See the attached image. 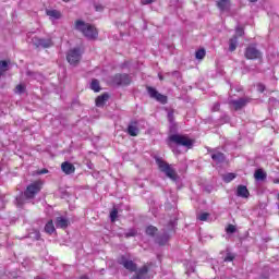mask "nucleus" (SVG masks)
Here are the masks:
<instances>
[{"mask_svg": "<svg viewBox=\"0 0 279 279\" xmlns=\"http://www.w3.org/2000/svg\"><path fill=\"white\" fill-rule=\"evenodd\" d=\"M41 189H43L41 181H35L31 183L26 187L24 194H22L20 197H16L17 206H22L23 204H25V199H34V197H36V195L40 193Z\"/></svg>", "mask_w": 279, "mask_h": 279, "instance_id": "obj_1", "label": "nucleus"}, {"mask_svg": "<svg viewBox=\"0 0 279 279\" xmlns=\"http://www.w3.org/2000/svg\"><path fill=\"white\" fill-rule=\"evenodd\" d=\"M75 29L78 32H82L84 36H97L99 32H97V28L95 25L88 24L82 20H76L74 24Z\"/></svg>", "mask_w": 279, "mask_h": 279, "instance_id": "obj_2", "label": "nucleus"}, {"mask_svg": "<svg viewBox=\"0 0 279 279\" xmlns=\"http://www.w3.org/2000/svg\"><path fill=\"white\" fill-rule=\"evenodd\" d=\"M156 162H157L158 168L161 171V173H165L167 175V178H169L173 182H175V180H178V172H175V169H173V167H171V165H169L167 161H165L160 158H157Z\"/></svg>", "mask_w": 279, "mask_h": 279, "instance_id": "obj_3", "label": "nucleus"}, {"mask_svg": "<svg viewBox=\"0 0 279 279\" xmlns=\"http://www.w3.org/2000/svg\"><path fill=\"white\" fill-rule=\"evenodd\" d=\"M169 141L175 145H181L182 147H187L191 149L193 147V140L189 138L186 135L173 134L169 136Z\"/></svg>", "mask_w": 279, "mask_h": 279, "instance_id": "obj_4", "label": "nucleus"}, {"mask_svg": "<svg viewBox=\"0 0 279 279\" xmlns=\"http://www.w3.org/2000/svg\"><path fill=\"white\" fill-rule=\"evenodd\" d=\"M82 53H84V50L82 48H73L69 50L66 54V60L69 64L77 66V64H80V60H82Z\"/></svg>", "mask_w": 279, "mask_h": 279, "instance_id": "obj_5", "label": "nucleus"}, {"mask_svg": "<svg viewBox=\"0 0 279 279\" xmlns=\"http://www.w3.org/2000/svg\"><path fill=\"white\" fill-rule=\"evenodd\" d=\"M173 228H175V220H170L168 223V228L163 230V234L157 238L158 245H167L170 232H173Z\"/></svg>", "mask_w": 279, "mask_h": 279, "instance_id": "obj_6", "label": "nucleus"}, {"mask_svg": "<svg viewBox=\"0 0 279 279\" xmlns=\"http://www.w3.org/2000/svg\"><path fill=\"white\" fill-rule=\"evenodd\" d=\"M111 82L116 86H130L132 78H130V75L128 74H116Z\"/></svg>", "mask_w": 279, "mask_h": 279, "instance_id": "obj_7", "label": "nucleus"}, {"mask_svg": "<svg viewBox=\"0 0 279 279\" xmlns=\"http://www.w3.org/2000/svg\"><path fill=\"white\" fill-rule=\"evenodd\" d=\"M31 43L35 47H43L44 49H47L48 47H51L53 43L51 41V37H33Z\"/></svg>", "mask_w": 279, "mask_h": 279, "instance_id": "obj_8", "label": "nucleus"}, {"mask_svg": "<svg viewBox=\"0 0 279 279\" xmlns=\"http://www.w3.org/2000/svg\"><path fill=\"white\" fill-rule=\"evenodd\" d=\"M244 56L246 60H260V58H263V52L254 46H248L245 49Z\"/></svg>", "mask_w": 279, "mask_h": 279, "instance_id": "obj_9", "label": "nucleus"}, {"mask_svg": "<svg viewBox=\"0 0 279 279\" xmlns=\"http://www.w3.org/2000/svg\"><path fill=\"white\" fill-rule=\"evenodd\" d=\"M147 93L151 99H156V101H159L160 104H167V96L158 93L156 88L147 87Z\"/></svg>", "mask_w": 279, "mask_h": 279, "instance_id": "obj_10", "label": "nucleus"}, {"mask_svg": "<svg viewBox=\"0 0 279 279\" xmlns=\"http://www.w3.org/2000/svg\"><path fill=\"white\" fill-rule=\"evenodd\" d=\"M119 264L124 267V269H128V271L134 272L137 269V266L135 263L132 262V259H128L125 257H121L119 259Z\"/></svg>", "mask_w": 279, "mask_h": 279, "instance_id": "obj_11", "label": "nucleus"}, {"mask_svg": "<svg viewBox=\"0 0 279 279\" xmlns=\"http://www.w3.org/2000/svg\"><path fill=\"white\" fill-rule=\"evenodd\" d=\"M229 104L234 108V110H241V108H245V106L250 104V98H240L238 100H231Z\"/></svg>", "mask_w": 279, "mask_h": 279, "instance_id": "obj_12", "label": "nucleus"}, {"mask_svg": "<svg viewBox=\"0 0 279 279\" xmlns=\"http://www.w3.org/2000/svg\"><path fill=\"white\" fill-rule=\"evenodd\" d=\"M235 195L236 197H242L243 199H247L250 197V190H247V186L245 185H238Z\"/></svg>", "mask_w": 279, "mask_h": 279, "instance_id": "obj_13", "label": "nucleus"}, {"mask_svg": "<svg viewBox=\"0 0 279 279\" xmlns=\"http://www.w3.org/2000/svg\"><path fill=\"white\" fill-rule=\"evenodd\" d=\"M61 169L63 171V173H65L66 175H71V173H75V166H73V163L65 161L61 165Z\"/></svg>", "mask_w": 279, "mask_h": 279, "instance_id": "obj_14", "label": "nucleus"}, {"mask_svg": "<svg viewBox=\"0 0 279 279\" xmlns=\"http://www.w3.org/2000/svg\"><path fill=\"white\" fill-rule=\"evenodd\" d=\"M56 227L61 228L62 230H64L65 228H69V219L64 217H57Z\"/></svg>", "mask_w": 279, "mask_h": 279, "instance_id": "obj_15", "label": "nucleus"}, {"mask_svg": "<svg viewBox=\"0 0 279 279\" xmlns=\"http://www.w3.org/2000/svg\"><path fill=\"white\" fill-rule=\"evenodd\" d=\"M47 16H49V19H52L53 21H58L60 19H62V13L58 10H47L46 11Z\"/></svg>", "mask_w": 279, "mask_h": 279, "instance_id": "obj_16", "label": "nucleus"}, {"mask_svg": "<svg viewBox=\"0 0 279 279\" xmlns=\"http://www.w3.org/2000/svg\"><path fill=\"white\" fill-rule=\"evenodd\" d=\"M217 8H219L221 12L230 10V0H217Z\"/></svg>", "mask_w": 279, "mask_h": 279, "instance_id": "obj_17", "label": "nucleus"}, {"mask_svg": "<svg viewBox=\"0 0 279 279\" xmlns=\"http://www.w3.org/2000/svg\"><path fill=\"white\" fill-rule=\"evenodd\" d=\"M211 159L214 160V162H217V165H221V162L226 160V156L222 153H214L211 155Z\"/></svg>", "mask_w": 279, "mask_h": 279, "instance_id": "obj_18", "label": "nucleus"}, {"mask_svg": "<svg viewBox=\"0 0 279 279\" xmlns=\"http://www.w3.org/2000/svg\"><path fill=\"white\" fill-rule=\"evenodd\" d=\"M128 134H130V136H138V126L136 125V122L129 125Z\"/></svg>", "mask_w": 279, "mask_h": 279, "instance_id": "obj_19", "label": "nucleus"}, {"mask_svg": "<svg viewBox=\"0 0 279 279\" xmlns=\"http://www.w3.org/2000/svg\"><path fill=\"white\" fill-rule=\"evenodd\" d=\"M110 96H108V94H102L100 96H98L96 98V106L98 108H101V106H104V104H106V100L109 99Z\"/></svg>", "mask_w": 279, "mask_h": 279, "instance_id": "obj_20", "label": "nucleus"}, {"mask_svg": "<svg viewBox=\"0 0 279 279\" xmlns=\"http://www.w3.org/2000/svg\"><path fill=\"white\" fill-rule=\"evenodd\" d=\"M236 47H239V39H236V37H232L229 40V51H236Z\"/></svg>", "mask_w": 279, "mask_h": 279, "instance_id": "obj_21", "label": "nucleus"}, {"mask_svg": "<svg viewBox=\"0 0 279 279\" xmlns=\"http://www.w3.org/2000/svg\"><path fill=\"white\" fill-rule=\"evenodd\" d=\"M45 232L48 234H53L56 232V227L53 226V220H50L45 226Z\"/></svg>", "mask_w": 279, "mask_h": 279, "instance_id": "obj_22", "label": "nucleus"}, {"mask_svg": "<svg viewBox=\"0 0 279 279\" xmlns=\"http://www.w3.org/2000/svg\"><path fill=\"white\" fill-rule=\"evenodd\" d=\"M255 180H266L267 179V173L265 171H263V169H258L255 171Z\"/></svg>", "mask_w": 279, "mask_h": 279, "instance_id": "obj_23", "label": "nucleus"}, {"mask_svg": "<svg viewBox=\"0 0 279 279\" xmlns=\"http://www.w3.org/2000/svg\"><path fill=\"white\" fill-rule=\"evenodd\" d=\"M10 69V62L8 61H0V76L5 73V71H9Z\"/></svg>", "mask_w": 279, "mask_h": 279, "instance_id": "obj_24", "label": "nucleus"}, {"mask_svg": "<svg viewBox=\"0 0 279 279\" xmlns=\"http://www.w3.org/2000/svg\"><path fill=\"white\" fill-rule=\"evenodd\" d=\"M195 58H196V60H204V58H206V49L201 48V49L196 50Z\"/></svg>", "mask_w": 279, "mask_h": 279, "instance_id": "obj_25", "label": "nucleus"}, {"mask_svg": "<svg viewBox=\"0 0 279 279\" xmlns=\"http://www.w3.org/2000/svg\"><path fill=\"white\" fill-rule=\"evenodd\" d=\"M147 271H149V269L147 268V266H143L142 268H140L136 272V276H138L142 279H145V276H147Z\"/></svg>", "mask_w": 279, "mask_h": 279, "instance_id": "obj_26", "label": "nucleus"}, {"mask_svg": "<svg viewBox=\"0 0 279 279\" xmlns=\"http://www.w3.org/2000/svg\"><path fill=\"white\" fill-rule=\"evenodd\" d=\"M90 88H92V90H94L95 93H99V90H101V88L99 87V81L93 80V81H92V84H90Z\"/></svg>", "mask_w": 279, "mask_h": 279, "instance_id": "obj_27", "label": "nucleus"}, {"mask_svg": "<svg viewBox=\"0 0 279 279\" xmlns=\"http://www.w3.org/2000/svg\"><path fill=\"white\" fill-rule=\"evenodd\" d=\"M234 178H236V174L227 173L222 177V180H223V182L230 183V182H232V180H234Z\"/></svg>", "mask_w": 279, "mask_h": 279, "instance_id": "obj_28", "label": "nucleus"}, {"mask_svg": "<svg viewBox=\"0 0 279 279\" xmlns=\"http://www.w3.org/2000/svg\"><path fill=\"white\" fill-rule=\"evenodd\" d=\"M156 232H158V229L154 226H149L148 228H146V234H148V236H154Z\"/></svg>", "mask_w": 279, "mask_h": 279, "instance_id": "obj_29", "label": "nucleus"}, {"mask_svg": "<svg viewBox=\"0 0 279 279\" xmlns=\"http://www.w3.org/2000/svg\"><path fill=\"white\" fill-rule=\"evenodd\" d=\"M29 239H34L35 241H38L40 239V231L33 230V232L29 233Z\"/></svg>", "mask_w": 279, "mask_h": 279, "instance_id": "obj_30", "label": "nucleus"}, {"mask_svg": "<svg viewBox=\"0 0 279 279\" xmlns=\"http://www.w3.org/2000/svg\"><path fill=\"white\" fill-rule=\"evenodd\" d=\"M208 217H210V214L203 213L197 216V219H199V221H208Z\"/></svg>", "mask_w": 279, "mask_h": 279, "instance_id": "obj_31", "label": "nucleus"}, {"mask_svg": "<svg viewBox=\"0 0 279 279\" xmlns=\"http://www.w3.org/2000/svg\"><path fill=\"white\" fill-rule=\"evenodd\" d=\"M118 215H119V210H117V208H113L112 211L110 213V219L112 222L117 221Z\"/></svg>", "mask_w": 279, "mask_h": 279, "instance_id": "obj_32", "label": "nucleus"}, {"mask_svg": "<svg viewBox=\"0 0 279 279\" xmlns=\"http://www.w3.org/2000/svg\"><path fill=\"white\" fill-rule=\"evenodd\" d=\"M244 34H245V28H243V26H238L235 28V35L243 36Z\"/></svg>", "mask_w": 279, "mask_h": 279, "instance_id": "obj_33", "label": "nucleus"}, {"mask_svg": "<svg viewBox=\"0 0 279 279\" xmlns=\"http://www.w3.org/2000/svg\"><path fill=\"white\" fill-rule=\"evenodd\" d=\"M124 236L126 239H130V236H136V231L135 229H130L126 233H124Z\"/></svg>", "mask_w": 279, "mask_h": 279, "instance_id": "obj_34", "label": "nucleus"}, {"mask_svg": "<svg viewBox=\"0 0 279 279\" xmlns=\"http://www.w3.org/2000/svg\"><path fill=\"white\" fill-rule=\"evenodd\" d=\"M15 92L19 93L20 95H21L22 93H25V85L19 84V85L15 87Z\"/></svg>", "mask_w": 279, "mask_h": 279, "instance_id": "obj_35", "label": "nucleus"}, {"mask_svg": "<svg viewBox=\"0 0 279 279\" xmlns=\"http://www.w3.org/2000/svg\"><path fill=\"white\" fill-rule=\"evenodd\" d=\"M234 260V255L232 253H228L225 257V263H232Z\"/></svg>", "mask_w": 279, "mask_h": 279, "instance_id": "obj_36", "label": "nucleus"}, {"mask_svg": "<svg viewBox=\"0 0 279 279\" xmlns=\"http://www.w3.org/2000/svg\"><path fill=\"white\" fill-rule=\"evenodd\" d=\"M227 232H229L230 234H234V232H236V227H234V225H229L227 228Z\"/></svg>", "mask_w": 279, "mask_h": 279, "instance_id": "obj_37", "label": "nucleus"}, {"mask_svg": "<svg viewBox=\"0 0 279 279\" xmlns=\"http://www.w3.org/2000/svg\"><path fill=\"white\" fill-rule=\"evenodd\" d=\"M156 0H142V5H150V3H154Z\"/></svg>", "mask_w": 279, "mask_h": 279, "instance_id": "obj_38", "label": "nucleus"}, {"mask_svg": "<svg viewBox=\"0 0 279 279\" xmlns=\"http://www.w3.org/2000/svg\"><path fill=\"white\" fill-rule=\"evenodd\" d=\"M257 90H258V93H265V85L258 84L257 85Z\"/></svg>", "mask_w": 279, "mask_h": 279, "instance_id": "obj_39", "label": "nucleus"}, {"mask_svg": "<svg viewBox=\"0 0 279 279\" xmlns=\"http://www.w3.org/2000/svg\"><path fill=\"white\" fill-rule=\"evenodd\" d=\"M220 106H221V105H219V102H216V104L213 106V111H214V112H219Z\"/></svg>", "mask_w": 279, "mask_h": 279, "instance_id": "obj_40", "label": "nucleus"}, {"mask_svg": "<svg viewBox=\"0 0 279 279\" xmlns=\"http://www.w3.org/2000/svg\"><path fill=\"white\" fill-rule=\"evenodd\" d=\"M168 120L170 121V123H173V111L168 112Z\"/></svg>", "mask_w": 279, "mask_h": 279, "instance_id": "obj_41", "label": "nucleus"}, {"mask_svg": "<svg viewBox=\"0 0 279 279\" xmlns=\"http://www.w3.org/2000/svg\"><path fill=\"white\" fill-rule=\"evenodd\" d=\"M45 173H49V170H47V169H41V170L37 171V174H38V175H45Z\"/></svg>", "mask_w": 279, "mask_h": 279, "instance_id": "obj_42", "label": "nucleus"}, {"mask_svg": "<svg viewBox=\"0 0 279 279\" xmlns=\"http://www.w3.org/2000/svg\"><path fill=\"white\" fill-rule=\"evenodd\" d=\"M101 10H104V7H101V5H96V11H97V12H101Z\"/></svg>", "mask_w": 279, "mask_h": 279, "instance_id": "obj_43", "label": "nucleus"}, {"mask_svg": "<svg viewBox=\"0 0 279 279\" xmlns=\"http://www.w3.org/2000/svg\"><path fill=\"white\" fill-rule=\"evenodd\" d=\"M274 183H275V184H279V179H275V180H274Z\"/></svg>", "mask_w": 279, "mask_h": 279, "instance_id": "obj_44", "label": "nucleus"}, {"mask_svg": "<svg viewBox=\"0 0 279 279\" xmlns=\"http://www.w3.org/2000/svg\"><path fill=\"white\" fill-rule=\"evenodd\" d=\"M250 1V3H256V1H258V0H248Z\"/></svg>", "mask_w": 279, "mask_h": 279, "instance_id": "obj_45", "label": "nucleus"}, {"mask_svg": "<svg viewBox=\"0 0 279 279\" xmlns=\"http://www.w3.org/2000/svg\"><path fill=\"white\" fill-rule=\"evenodd\" d=\"M158 76H159V80H161V81L163 80L162 75L159 74Z\"/></svg>", "mask_w": 279, "mask_h": 279, "instance_id": "obj_46", "label": "nucleus"}, {"mask_svg": "<svg viewBox=\"0 0 279 279\" xmlns=\"http://www.w3.org/2000/svg\"><path fill=\"white\" fill-rule=\"evenodd\" d=\"M65 3H69V1H71V0H63Z\"/></svg>", "mask_w": 279, "mask_h": 279, "instance_id": "obj_47", "label": "nucleus"}, {"mask_svg": "<svg viewBox=\"0 0 279 279\" xmlns=\"http://www.w3.org/2000/svg\"><path fill=\"white\" fill-rule=\"evenodd\" d=\"M92 40H95V37H89Z\"/></svg>", "mask_w": 279, "mask_h": 279, "instance_id": "obj_48", "label": "nucleus"}]
</instances>
